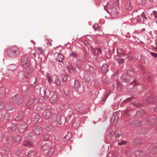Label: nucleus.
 Returning a JSON list of instances; mask_svg holds the SVG:
<instances>
[{
  "label": "nucleus",
  "mask_w": 157,
  "mask_h": 157,
  "mask_svg": "<svg viewBox=\"0 0 157 157\" xmlns=\"http://www.w3.org/2000/svg\"><path fill=\"white\" fill-rule=\"evenodd\" d=\"M144 113V111L143 110L138 111L136 112V114L137 115H140L141 116H143Z\"/></svg>",
  "instance_id": "7c9ffc66"
},
{
  "label": "nucleus",
  "mask_w": 157,
  "mask_h": 157,
  "mask_svg": "<svg viewBox=\"0 0 157 157\" xmlns=\"http://www.w3.org/2000/svg\"><path fill=\"white\" fill-rule=\"evenodd\" d=\"M12 126L13 128V129H15L17 127V125L14 124H12Z\"/></svg>",
  "instance_id": "13d9d810"
},
{
  "label": "nucleus",
  "mask_w": 157,
  "mask_h": 157,
  "mask_svg": "<svg viewBox=\"0 0 157 157\" xmlns=\"http://www.w3.org/2000/svg\"><path fill=\"white\" fill-rule=\"evenodd\" d=\"M54 151V149L53 147H52L51 148L49 151H48L47 155V157H50L52 154L53 151Z\"/></svg>",
  "instance_id": "b1692460"
},
{
  "label": "nucleus",
  "mask_w": 157,
  "mask_h": 157,
  "mask_svg": "<svg viewBox=\"0 0 157 157\" xmlns=\"http://www.w3.org/2000/svg\"><path fill=\"white\" fill-rule=\"evenodd\" d=\"M127 74L122 75L121 77V80L123 82H128L131 79V76L133 72L131 70L127 71Z\"/></svg>",
  "instance_id": "f03ea898"
},
{
  "label": "nucleus",
  "mask_w": 157,
  "mask_h": 157,
  "mask_svg": "<svg viewBox=\"0 0 157 157\" xmlns=\"http://www.w3.org/2000/svg\"><path fill=\"white\" fill-rule=\"evenodd\" d=\"M37 51L38 53L40 54H42L44 52L43 50L40 48H38L37 49Z\"/></svg>",
  "instance_id": "603ef678"
},
{
  "label": "nucleus",
  "mask_w": 157,
  "mask_h": 157,
  "mask_svg": "<svg viewBox=\"0 0 157 157\" xmlns=\"http://www.w3.org/2000/svg\"><path fill=\"white\" fill-rule=\"evenodd\" d=\"M46 76L48 78L49 82L51 83L53 82L52 81V77L50 75L48 74Z\"/></svg>",
  "instance_id": "c85d7f7f"
},
{
  "label": "nucleus",
  "mask_w": 157,
  "mask_h": 157,
  "mask_svg": "<svg viewBox=\"0 0 157 157\" xmlns=\"http://www.w3.org/2000/svg\"><path fill=\"white\" fill-rule=\"evenodd\" d=\"M84 79L87 82H90L91 79V75H90L88 73L86 74L84 77Z\"/></svg>",
  "instance_id": "aec40b11"
},
{
  "label": "nucleus",
  "mask_w": 157,
  "mask_h": 157,
  "mask_svg": "<svg viewBox=\"0 0 157 157\" xmlns=\"http://www.w3.org/2000/svg\"><path fill=\"white\" fill-rule=\"evenodd\" d=\"M27 127V125L25 124H20L19 127L18 131L21 133L23 132Z\"/></svg>",
  "instance_id": "9b49d317"
},
{
  "label": "nucleus",
  "mask_w": 157,
  "mask_h": 157,
  "mask_svg": "<svg viewBox=\"0 0 157 157\" xmlns=\"http://www.w3.org/2000/svg\"><path fill=\"white\" fill-rule=\"evenodd\" d=\"M14 140L15 141L18 142L21 140V137L19 136H16L14 137Z\"/></svg>",
  "instance_id": "f704fd0d"
},
{
  "label": "nucleus",
  "mask_w": 157,
  "mask_h": 157,
  "mask_svg": "<svg viewBox=\"0 0 157 157\" xmlns=\"http://www.w3.org/2000/svg\"><path fill=\"white\" fill-rule=\"evenodd\" d=\"M35 154V152L33 150L29 151L28 153V155L30 156H31Z\"/></svg>",
  "instance_id": "58836bf2"
},
{
  "label": "nucleus",
  "mask_w": 157,
  "mask_h": 157,
  "mask_svg": "<svg viewBox=\"0 0 157 157\" xmlns=\"http://www.w3.org/2000/svg\"><path fill=\"white\" fill-rule=\"evenodd\" d=\"M10 118L9 114L8 113H5L4 116V119L6 120H8L10 119Z\"/></svg>",
  "instance_id": "79ce46f5"
},
{
  "label": "nucleus",
  "mask_w": 157,
  "mask_h": 157,
  "mask_svg": "<svg viewBox=\"0 0 157 157\" xmlns=\"http://www.w3.org/2000/svg\"><path fill=\"white\" fill-rule=\"evenodd\" d=\"M111 11L110 13L112 15L115 16L118 13V11L116 7H112L111 8Z\"/></svg>",
  "instance_id": "412c9836"
},
{
  "label": "nucleus",
  "mask_w": 157,
  "mask_h": 157,
  "mask_svg": "<svg viewBox=\"0 0 157 157\" xmlns=\"http://www.w3.org/2000/svg\"><path fill=\"white\" fill-rule=\"evenodd\" d=\"M36 110L37 111H39V112H41L42 113V111L43 110V109L41 108V107L40 106H37L36 108Z\"/></svg>",
  "instance_id": "de8ad7c7"
},
{
  "label": "nucleus",
  "mask_w": 157,
  "mask_h": 157,
  "mask_svg": "<svg viewBox=\"0 0 157 157\" xmlns=\"http://www.w3.org/2000/svg\"><path fill=\"white\" fill-rule=\"evenodd\" d=\"M56 58L57 61L59 62H62L63 61L64 57L63 55L60 54L59 53H56L55 54Z\"/></svg>",
  "instance_id": "6e6552de"
},
{
  "label": "nucleus",
  "mask_w": 157,
  "mask_h": 157,
  "mask_svg": "<svg viewBox=\"0 0 157 157\" xmlns=\"http://www.w3.org/2000/svg\"><path fill=\"white\" fill-rule=\"evenodd\" d=\"M62 116H58L56 114H54L52 115V121L53 122H58L59 124H62L63 119H61Z\"/></svg>",
  "instance_id": "7ed1b4c3"
},
{
  "label": "nucleus",
  "mask_w": 157,
  "mask_h": 157,
  "mask_svg": "<svg viewBox=\"0 0 157 157\" xmlns=\"http://www.w3.org/2000/svg\"><path fill=\"white\" fill-rule=\"evenodd\" d=\"M117 60L119 64H122L124 61V60L123 59H119Z\"/></svg>",
  "instance_id": "a18cd8bd"
},
{
  "label": "nucleus",
  "mask_w": 157,
  "mask_h": 157,
  "mask_svg": "<svg viewBox=\"0 0 157 157\" xmlns=\"http://www.w3.org/2000/svg\"><path fill=\"white\" fill-rule=\"evenodd\" d=\"M133 99V98H128L126 100V101H132V99Z\"/></svg>",
  "instance_id": "052dcab7"
},
{
  "label": "nucleus",
  "mask_w": 157,
  "mask_h": 157,
  "mask_svg": "<svg viewBox=\"0 0 157 157\" xmlns=\"http://www.w3.org/2000/svg\"><path fill=\"white\" fill-rule=\"evenodd\" d=\"M148 78L149 80H152V77L151 76H149Z\"/></svg>",
  "instance_id": "338daca9"
},
{
  "label": "nucleus",
  "mask_w": 157,
  "mask_h": 157,
  "mask_svg": "<svg viewBox=\"0 0 157 157\" xmlns=\"http://www.w3.org/2000/svg\"><path fill=\"white\" fill-rule=\"evenodd\" d=\"M101 71L103 73H106L108 71V66L106 63H104L101 68Z\"/></svg>",
  "instance_id": "2eb2a0df"
},
{
  "label": "nucleus",
  "mask_w": 157,
  "mask_h": 157,
  "mask_svg": "<svg viewBox=\"0 0 157 157\" xmlns=\"http://www.w3.org/2000/svg\"><path fill=\"white\" fill-rule=\"evenodd\" d=\"M93 52L95 55H98L101 53V50L100 48H98L95 49L94 51H93Z\"/></svg>",
  "instance_id": "bb28decb"
},
{
  "label": "nucleus",
  "mask_w": 157,
  "mask_h": 157,
  "mask_svg": "<svg viewBox=\"0 0 157 157\" xmlns=\"http://www.w3.org/2000/svg\"><path fill=\"white\" fill-rule=\"evenodd\" d=\"M51 108H48L43 113V116L46 118H48L51 115Z\"/></svg>",
  "instance_id": "f8f14e48"
},
{
  "label": "nucleus",
  "mask_w": 157,
  "mask_h": 157,
  "mask_svg": "<svg viewBox=\"0 0 157 157\" xmlns=\"http://www.w3.org/2000/svg\"><path fill=\"white\" fill-rule=\"evenodd\" d=\"M95 72V70L93 67L91 66L90 67L89 69H88V71H87L88 73L89 74L90 73H91V74H94Z\"/></svg>",
  "instance_id": "a878e982"
},
{
  "label": "nucleus",
  "mask_w": 157,
  "mask_h": 157,
  "mask_svg": "<svg viewBox=\"0 0 157 157\" xmlns=\"http://www.w3.org/2000/svg\"><path fill=\"white\" fill-rule=\"evenodd\" d=\"M75 122H74L72 124V126L74 128H77V127L75 125Z\"/></svg>",
  "instance_id": "0e129e2a"
},
{
  "label": "nucleus",
  "mask_w": 157,
  "mask_h": 157,
  "mask_svg": "<svg viewBox=\"0 0 157 157\" xmlns=\"http://www.w3.org/2000/svg\"><path fill=\"white\" fill-rule=\"evenodd\" d=\"M121 132L116 131L114 132V136L116 138H118L121 136Z\"/></svg>",
  "instance_id": "cd10ccee"
},
{
  "label": "nucleus",
  "mask_w": 157,
  "mask_h": 157,
  "mask_svg": "<svg viewBox=\"0 0 157 157\" xmlns=\"http://www.w3.org/2000/svg\"><path fill=\"white\" fill-rule=\"evenodd\" d=\"M81 84L80 82L77 80H75L74 86V88L76 90H77L80 87Z\"/></svg>",
  "instance_id": "dca6fc26"
},
{
  "label": "nucleus",
  "mask_w": 157,
  "mask_h": 157,
  "mask_svg": "<svg viewBox=\"0 0 157 157\" xmlns=\"http://www.w3.org/2000/svg\"><path fill=\"white\" fill-rule=\"evenodd\" d=\"M141 16L144 19L147 20V18L146 17V13L144 12H143L141 14Z\"/></svg>",
  "instance_id": "49530a36"
},
{
  "label": "nucleus",
  "mask_w": 157,
  "mask_h": 157,
  "mask_svg": "<svg viewBox=\"0 0 157 157\" xmlns=\"http://www.w3.org/2000/svg\"><path fill=\"white\" fill-rule=\"evenodd\" d=\"M52 126H48L46 127L45 129L47 131H50L52 130Z\"/></svg>",
  "instance_id": "c03bdc74"
},
{
  "label": "nucleus",
  "mask_w": 157,
  "mask_h": 157,
  "mask_svg": "<svg viewBox=\"0 0 157 157\" xmlns=\"http://www.w3.org/2000/svg\"><path fill=\"white\" fill-rule=\"evenodd\" d=\"M156 101V97L154 96H151L148 97L146 99L147 102L150 103H154Z\"/></svg>",
  "instance_id": "423d86ee"
},
{
  "label": "nucleus",
  "mask_w": 157,
  "mask_h": 157,
  "mask_svg": "<svg viewBox=\"0 0 157 157\" xmlns=\"http://www.w3.org/2000/svg\"><path fill=\"white\" fill-rule=\"evenodd\" d=\"M93 27L95 29V31H98L101 28L100 27H99L97 24H94L93 25Z\"/></svg>",
  "instance_id": "473e14b6"
},
{
  "label": "nucleus",
  "mask_w": 157,
  "mask_h": 157,
  "mask_svg": "<svg viewBox=\"0 0 157 157\" xmlns=\"http://www.w3.org/2000/svg\"><path fill=\"white\" fill-rule=\"evenodd\" d=\"M21 65L23 67L25 68H26L29 66V64L28 62V60L27 58H23L21 62Z\"/></svg>",
  "instance_id": "9d476101"
},
{
  "label": "nucleus",
  "mask_w": 157,
  "mask_h": 157,
  "mask_svg": "<svg viewBox=\"0 0 157 157\" xmlns=\"http://www.w3.org/2000/svg\"><path fill=\"white\" fill-rule=\"evenodd\" d=\"M33 134V133L32 132H29V133L28 135L29 136H28V138L29 139H31V136H32Z\"/></svg>",
  "instance_id": "5fc2aeb1"
},
{
  "label": "nucleus",
  "mask_w": 157,
  "mask_h": 157,
  "mask_svg": "<svg viewBox=\"0 0 157 157\" xmlns=\"http://www.w3.org/2000/svg\"><path fill=\"white\" fill-rule=\"evenodd\" d=\"M67 76L65 75H63L61 76V78L63 81H66L67 80Z\"/></svg>",
  "instance_id": "4c0bfd02"
},
{
  "label": "nucleus",
  "mask_w": 157,
  "mask_h": 157,
  "mask_svg": "<svg viewBox=\"0 0 157 157\" xmlns=\"http://www.w3.org/2000/svg\"><path fill=\"white\" fill-rule=\"evenodd\" d=\"M117 54L120 56H124L125 55L124 51L121 49H118L117 50Z\"/></svg>",
  "instance_id": "5701e85b"
},
{
  "label": "nucleus",
  "mask_w": 157,
  "mask_h": 157,
  "mask_svg": "<svg viewBox=\"0 0 157 157\" xmlns=\"http://www.w3.org/2000/svg\"><path fill=\"white\" fill-rule=\"evenodd\" d=\"M52 81L56 85L59 86L61 84V81L59 79L58 77L56 75L52 76Z\"/></svg>",
  "instance_id": "1a4fd4ad"
},
{
  "label": "nucleus",
  "mask_w": 157,
  "mask_h": 157,
  "mask_svg": "<svg viewBox=\"0 0 157 157\" xmlns=\"http://www.w3.org/2000/svg\"><path fill=\"white\" fill-rule=\"evenodd\" d=\"M22 118L21 116L20 115L16 118V120L18 121L19 120L21 119Z\"/></svg>",
  "instance_id": "4d7b16f0"
},
{
  "label": "nucleus",
  "mask_w": 157,
  "mask_h": 157,
  "mask_svg": "<svg viewBox=\"0 0 157 157\" xmlns=\"http://www.w3.org/2000/svg\"><path fill=\"white\" fill-rule=\"evenodd\" d=\"M98 32L96 33V34L98 35L102 36L103 35V33L102 31L101 28L98 31Z\"/></svg>",
  "instance_id": "e433bc0d"
},
{
  "label": "nucleus",
  "mask_w": 157,
  "mask_h": 157,
  "mask_svg": "<svg viewBox=\"0 0 157 157\" xmlns=\"http://www.w3.org/2000/svg\"><path fill=\"white\" fill-rule=\"evenodd\" d=\"M153 14L155 15V17H157V13L156 11H155L153 12Z\"/></svg>",
  "instance_id": "e2e57ef3"
},
{
  "label": "nucleus",
  "mask_w": 157,
  "mask_h": 157,
  "mask_svg": "<svg viewBox=\"0 0 157 157\" xmlns=\"http://www.w3.org/2000/svg\"><path fill=\"white\" fill-rule=\"evenodd\" d=\"M40 117L39 115H36L34 117V120H33L36 122H37L39 121Z\"/></svg>",
  "instance_id": "72a5a7b5"
},
{
  "label": "nucleus",
  "mask_w": 157,
  "mask_h": 157,
  "mask_svg": "<svg viewBox=\"0 0 157 157\" xmlns=\"http://www.w3.org/2000/svg\"><path fill=\"white\" fill-rule=\"evenodd\" d=\"M42 128L40 127H38L35 129H33V131L34 133L36 134H39L41 132L42 130Z\"/></svg>",
  "instance_id": "f3484780"
},
{
  "label": "nucleus",
  "mask_w": 157,
  "mask_h": 157,
  "mask_svg": "<svg viewBox=\"0 0 157 157\" xmlns=\"http://www.w3.org/2000/svg\"><path fill=\"white\" fill-rule=\"evenodd\" d=\"M8 52L9 55L12 57L15 56L19 53L18 49L16 47L13 48L10 50V52Z\"/></svg>",
  "instance_id": "20e7f679"
},
{
  "label": "nucleus",
  "mask_w": 157,
  "mask_h": 157,
  "mask_svg": "<svg viewBox=\"0 0 157 157\" xmlns=\"http://www.w3.org/2000/svg\"><path fill=\"white\" fill-rule=\"evenodd\" d=\"M141 124V121L138 120L133 121L130 123V124L135 126H139Z\"/></svg>",
  "instance_id": "a211bd4d"
},
{
  "label": "nucleus",
  "mask_w": 157,
  "mask_h": 157,
  "mask_svg": "<svg viewBox=\"0 0 157 157\" xmlns=\"http://www.w3.org/2000/svg\"><path fill=\"white\" fill-rule=\"evenodd\" d=\"M64 92L65 94L66 95H68L70 93V91L67 88H64Z\"/></svg>",
  "instance_id": "2f4dec72"
},
{
  "label": "nucleus",
  "mask_w": 157,
  "mask_h": 157,
  "mask_svg": "<svg viewBox=\"0 0 157 157\" xmlns=\"http://www.w3.org/2000/svg\"><path fill=\"white\" fill-rule=\"evenodd\" d=\"M19 151V153H17V152H16L15 153V154L16 155H21L22 153V151H21V150H20V151Z\"/></svg>",
  "instance_id": "bf43d9fd"
},
{
  "label": "nucleus",
  "mask_w": 157,
  "mask_h": 157,
  "mask_svg": "<svg viewBox=\"0 0 157 157\" xmlns=\"http://www.w3.org/2000/svg\"><path fill=\"white\" fill-rule=\"evenodd\" d=\"M67 69L68 70V73L69 74H71L74 72L75 71V69L72 64L71 63H69L67 66Z\"/></svg>",
  "instance_id": "0eeeda50"
},
{
  "label": "nucleus",
  "mask_w": 157,
  "mask_h": 157,
  "mask_svg": "<svg viewBox=\"0 0 157 157\" xmlns=\"http://www.w3.org/2000/svg\"><path fill=\"white\" fill-rule=\"evenodd\" d=\"M58 97L56 94L53 95L50 98V101L52 103L56 102L58 100Z\"/></svg>",
  "instance_id": "ddd939ff"
},
{
  "label": "nucleus",
  "mask_w": 157,
  "mask_h": 157,
  "mask_svg": "<svg viewBox=\"0 0 157 157\" xmlns=\"http://www.w3.org/2000/svg\"><path fill=\"white\" fill-rule=\"evenodd\" d=\"M49 148H51L49 144L46 143L42 146V149L44 151H45L48 150Z\"/></svg>",
  "instance_id": "4be33fe9"
},
{
  "label": "nucleus",
  "mask_w": 157,
  "mask_h": 157,
  "mask_svg": "<svg viewBox=\"0 0 157 157\" xmlns=\"http://www.w3.org/2000/svg\"><path fill=\"white\" fill-rule=\"evenodd\" d=\"M4 106V104L3 101L0 100V109H2Z\"/></svg>",
  "instance_id": "a19ab883"
},
{
  "label": "nucleus",
  "mask_w": 157,
  "mask_h": 157,
  "mask_svg": "<svg viewBox=\"0 0 157 157\" xmlns=\"http://www.w3.org/2000/svg\"><path fill=\"white\" fill-rule=\"evenodd\" d=\"M76 65L78 68H81L82 66V61L81 60H78L76 63Z\"/></svg>",
  "instance_id": "393cba45"
},
{
  "label": "nucleus",
  "mask_w": 157,
  "mask_h": 157,
  "mask_svg": "<svg viewBox=\"0 0 157 157\" xmlns=\"http://www.w3.org/2000/svg\"><path fill=\"white\" fill-rule=\"evenodd\" d=\"M110 94V91H109V93L108 92H106V93L105 95V96H106V98Z\"/></svg>",
  "instance_id": "680f3d73"
},
{
  "label": "nucleus",
  "mask_w": 157,
  "mask_h": 157,
  "mask_svg": "<svg viewBox=\"0 0 157 157\" xmlns=\"http://www.w3.org/2000/svg\"><path fill=\"white\" fill-rule=\"evenodd\" d=\"M73 112L71 110H70L69 112V114L68 115V117H66V120L68 119H69L70 118L71 116L73 115Z\"/></svg>",
  "instance_id": "ea45409f"
},
{
  "label": "nucleus",
  "mask_w": 157,
  "mask_h": 157,
  "mask_svg": "<svg viewBox=\"0 0 157 157\" xmlns=\"http://www.w3.org/2000/svg\"><path fill=\"white\" fill-rule=\"evenodd\" d=\"M70 56L75 58L77 57V54L76 53L73 52L70 54Z\"/></svg>",
  "instance_id": "8fccbe9b"
},
{
  "label": "nucleus",
  "mask_w": 157,
  "mask_h": 157,
  "mask_svg": "<svg viewBox=\"0 0 157 157\" xmlns=\"http://www.w3.org/2000/svg\"><path fill=\"white\" fill-rule=\"evenodd\" d=\"M32 143L28 141H25L24 144V146L27 147H29L31 146H32Z\"/></svg>",
  "instance_id": "c756f323"
},
{
  "label": "nucleus",
  "mask_w": 157,
  "mask_h": 157,
  "mask_svg": "<svg viewBox=\"0 0 157 157\" xmlns=\"http://www.w3.org/2000/svg\"><path fill=\"white\" fill-rule=\"evenodd\" d=\"M43 99V98H40L39 99V102L40 103H42L43 102V101H42V99Z\"/></svg>",
  "instance_id": "69168bd1"
},
{
  "label": "nucleus",
  "mask_w": 157,
  "mask_h": 157,
  "mask_svg": "<svg viewBox=\"0 0 157 157\" xmlns=\"http://www.w3.org/2000/svg\"><path fill=\"white\" fill-rule=\"evenodd\" d=\"M146 121L148 124L151 125L155 124V121L154 119L151 117L146 119Z\"/></svg>",
  "instance_id": "4468645a"
},
{
  "label": "nucleus",
  "mask_w": 157,
  "mask_h": 157,
  "mask_svg": "<svg viewBox=\"0 0 157 157\" xmlns=\"http://www.w3.org/2000/svg\"><path fill=\"white\" fill-rule=\"evenodd\" d=\"M23 102L22 97L21 96L16 95L11 98L8 103L6 106V109L8 111H11L13 109V105L15 103L21 104Z\"/></svg>",
  "instance_id": "f257e3e1"
},
{
  "label": "nucleus",
  "mask_w": 157,
  "mask_h": 157,
  "mask_svg": "<svg viewBox=\"0 0 157 157\" xmlns=\"http://www.w3.org/2000/svg\"><path fill=\"white\" fill-rule=\"evenodd\" d=\"M126 142L124 140H123L121 142H118V144L119 145H121L123 144H126Z\"/></svg>",
  "instance_id": "09e8293b"
},
{
  "label": "nucleus",
  "mask_w": 157,
  "mask_h": 157,
  "mask_svg": "<svg viewBox=\"0 0 157 157\" xmlns=\"http://www.w3.org/2000/svg\"><path fill=\"white\" fill-rule=\"evenodd\" d=\"M151 54L153 56L155 57H157V55L156 53L153 52H151Z\"/></svg>",
  "instance_id": "6e6d98bb"
},
{
  "label": "nucleus",
  "mask_w": 157,
  "mask_h": 157,
  "mask_svg": "<svg viewBox=\"0 0 157 157\" xmlns=\"http://www.w3.org/2000/svg\"><path fill=\"white\" fill-rule=\"evenodd\" d=\"M111 90H114V85H113L111 87Z\"/></svg>",
  "instance_id": "774afa93"
},
{
  "label": "nucleus",
  "mask_w": 157,
  "mask_h": 157,
  "mask_svg": "<svg viewBox=\"0 0 157 157\" xmlns=\"http://www.w3.org/2000/svg\"><path fill=\"white\" fill-rule=\"evenodd\" d=\"M71 137V134L70 133H67L64 136V138L67 139V140H69Z\"/></svg>",
  "instance_id": "37998d69"
},
{
  "label": "nucleus",
  "mask_w": 157,
  "mask_h": 157,
  "mask_svg": "<svg viewBox=\"0 0 157 157\" xmlns=\"http://www.w3.org/2000/svg\"><path fill=\"white\" fill-rule=\"evenodd\" d=\"M118 119V116L117 114L113 115L111 120V122L112 123L115 124L117 122Z\"/></svg>",
  "instance_id": "6ab92c4d"
},
{
  "label": "nucleus",
  "mask_w": 157,
  "mask_h": 157,
  "mask_svg": "<svg viewBox=\"0 0 157 157\" xmlns=\"http://www.w3.org/2000/svg\"><path fill=\"white\" fill-rule=\"evenodd\" d=\"M132 105H133L134 106L136 107H139L140 106V104L137 103H133Z\"/></svg>",
  "instance_id": "864d4df0"
},
{
  "label": "nucleus",
  "mask_w": 157,
  "mask_h": 157,
  "mask_svg": "<svg viewBox=\"0 0 157 157\" xmlns=\"http://www.w3.org/2000/svg\"><path fill=\"white\" fill-rule=\"evenodd\" d=\"M135 155L139 157L142 154V152L139 150H136L135 152Z\"/></svg>",
  "instance_id": "c9c22d12"
},
{
  "label": "nucleus",
  "mask_w": 157,
  "mask_h": 157,
  "mask_svg": "<svg viewBox=\"0 0 157 157\" xmlns=\"http://www.w3.org/2000/svg\"><path fill=\"white\" fill-rule=\"evenodd\" d=\"M132 83L134 86H135L138 83V81L137 80H135L132 82Z\"/></svg>",
  "instance_id": "3c124183"
},
{
  "label": "nucleus",
  "mask_w": 157,
  "mask_h": 157,
  "mask_svg": "<svg viewBox=\"0 0 157 157\" xmlns=\"http://www.w3.org/2000/svg\"><path fill=\"white\" fill-rule=\"evenodd\" d=\"M36 103V100L35 98H30L28 101L27 106L29 108H32L33 107Z\"/></svg>",
  "instance_id": "39448f33"
}]
</instances>
